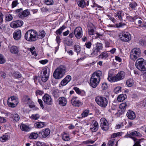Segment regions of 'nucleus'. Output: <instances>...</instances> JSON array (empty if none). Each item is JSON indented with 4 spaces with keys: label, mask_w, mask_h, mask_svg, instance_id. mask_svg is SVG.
Masks as SVG:
<instances>
[{
    "label": "nucleus",
    "mask_w": 146,
    "mask_h": 146,
    "mask_svg": "<svg viewBox=\"0 0 146 146\" xmlns=\"http://www.w3.org/2000/svg\"><path fill=\"white\" fill-rule=\"evenodd\" d=\"M137 6V4L135 2H131L129 3V6L132 9H134Z\"/></svg>",
    "instance_id": "54"
},
{
    "label": "nucleus",
    "mask_w": 146,
    "mask_h": 146,
    "mask_svg": "<svg viewBox=\"0 0 146 146\" xmlns=\"http://www.w3.org/2000/svg\"><path fill=\"white\" fill-rule=\"evenodd\" d=\"M93 124L92 125V127L90 128V129L92 132H95L98 129V124L96 121H93Z\"/></svg>",
    "instance_id": "29"
},
{
    "label": "nucleus",
    "mask_w": 146,
    "mask_h": 146,
    "mask_svg": "<svg viewBox=\"0 0 146 146\" xmlns=\"http://www.w3.org/2000/svg\"><path fill=\"white\" fill-rule=\"evenodd\" d=\"M113 73L110 71L109 72L108 79L111 82H117L115 76H113Z\"/></svg>",
    "instance_id": "27"
},
{
    "label": "nucleus",
    "mask_w": 146,
    "mask_h": 146,
    "mask_svg": "<svg viewBox=\"0 0 146 146\" xmlns=\"http://www.w3.org/2000/svg\"><path fill=\"white\" fill-rule=\"evenodd\" d=\"M49 68L47 67L44 68L40 72V77L42 82H46L48 80L49 75Z\"/></svg>",
    "instance_id": "6"
},
{
    "label": "nucleus",
    "mask_w": 146,
    "mask_h": 146,
    "mask_svg": "<svg viewBox=\"0 0 146 146\" xmlns=\"http://www.w3.org/2000/svg\"><path fill=\"white\" fill-rule=\"evenodd\" d=\"M140 134L137 131H135L132 132L129 134H127V135L128 137L132 139L134 141H135L136 139L135 137L139 136Z\"/></svg>",
    "instance_id": "24"
},
{
    "label": "nucleus",
    "mask_w": 146,
    "mask_h": 146,
    "mask_svg": "<svg viewBox=\"0 0 146 146\" xmlns=\"http://www.w3.org/2000/svg\"><path fill=\"white\" fill-rule=\"evenodd\" d=\"M50 133V130L46 128L43 129L41 131L39 132V134L41 135L42 137L45 138L49 135Z\"/></svg>",
    "instance_id": "19"
},
{
    "label": "nucleus",
    "mask_w": 146,
    "mask_h": 146,
    "mask_svg": "<svg viewBox=\"0 0 146 146\" xmlns=\"http://www.w3.org/2000/svg\"><path fill=\"white\" fill-rule=\"evenodd\" d=\"M88 33L90 36L94 35V36H92L93 38H97L98 36H100V35H99L98 33H96V31L94 30V27L93 26L88 27Z\"/></svg>",
    "instance_id": "12"
},
{
    "label": "nucleus",
    "mask_w": 146,
    "mask_h": 146,
    "mask_svg": "<svg viewBox=\"0 0 146 146\" xmlns=\"http://www.w3.org/2000/svg\"><path fill=\"white\" fill-rule=\"evenodd\" d=\"M11 117L13 119V120L17 121H18L20 119L19 115L17 113H14L12 114Z\"/></svg>",
    "instance_id": "43"
},
{
    "label": "nucleus",
    "mask_w": 146,
    "mask_h": 146,
    "mask_svg": "<svg viewBox=\"0 0 146 146\" xmlns=\"http://www.w3.org/2000/svg\"><path fill=\"white\" fill-rule=\"evenodd\" d=\"M100 52L99 51L94 47L92 50V52L90 54L91 56L94 57L98 55V53Z\"/></svg>",
    "instance_id": "37"
},
{
    "label": "nucleus",
    "mask_w": 146,
    "mask_h": 146,
    "mask_svg": "<svg viewBox=\"0 0 146 146\" xmlns=\"http://www.w3.org/2000/svg\"><path fill=\"white\" fill-rule=\"evenodd\" d=\"M126 115L129 119L131 120L134 119L136 117L135 112L133 111L130 110H129L128 111Z\"/></svg>",
    "instance_id": "26"
},
{
    "label": "nucleus",
    "mask_w": 146,
    "mask_h": 146,
    "mask_svg": "<svg viewBox=\"0 0 146 146\" xmlns=\"http://www.w3.org/2000/svg\"><path fill=\"white\" fill-rule=\"evenodd\" d=\"M73 89L76 91V93L80 95L81 96H84L85 95V92L83 90H81L78 88L75 87Z\"/></svg>",
    "instance_id": "34"
},
{
    "label": "nucleus",
    "mask_w": 146,
    "mask_h": 146,
    "mask_svg": "<svg viewBox=\"0 0 146 146\" xmlns=\"http://www.w3.org/2000/svg\"><path fill=\"white\" fill-rule=\"evenodd\" d=\"M6 76V74L4 72L0 71V78H5Z\"/></svg>",
    "instance_id": "60"
},
{
    "label": "nucleus",
    "mask_w": 146,
    "mask_h": 146,
    "mask_svg": "<svg viewBox=\"0 0 146 146\" xmlns=\"http://www.w3.org/2000/svg\"><path fill=\"white\" fill-rule=\"evenodd\" d=\"M102 74V72L100 70L94 72L90 79V85L93 88H95L99 84Z\"/></svg>",
    "instance_id": "2"
},
{
    "label": "nucleus",
    "mask_w": 146,
    "mask_h": 146,
    "mask_svg": "<svg viewBox=\"0 0 146 146\" xmlns=\"http://www.w3.org/2000/svg\"><path fill=\"white\" fill-rule=\"evenodd\" d=\"M23 24V22L22 21L17 20L12 21L10 24V27L13 28L20 27L22 26Z\"/></svg>",
    "instance_id": "15"
},
{
    "label": "nucleus",
    "mask_w": 146,
    "mask_h": 146,
    "mask_svg": "<svg viewBox=\"0 0 146 146\" xmlns=\"http://www.w3.org/2000/svg\"><path fill=\"white\" fill-rule=\"evenodd\" d=\"M44 3L48 5H50L53 4V1L52 0H44Z\"/></svg>",
    "instance_id": "52"
},
{
    "label": "nucleus",
    "mask_w": 146,
    "mask_h": 146,
    "mask_svg": "<svg viewBox=\"0 0 146 146\" xmlns=\"http://www.w3.org/2000/svg\"><path fill=\"white\" fill-rule=\"evenodd\" d=\"M67 103V100L64 97H60L58 99L59 104L62 106H64L66 105Z\"/></svg>",
    "instance_id": "22"
},
{
    "label": "nucleus",
    "mask_w": 146,
    "mask_h": 146,
    "mask_svg": "<svg viewBox=\"0 0 146 146\" xmlns=\"http://www.w3.org/2000/svg\"><path fill=\"white\" fill-rule=\"evenodd\" d=\"M61 39L60 38V36L58 35H57L56 36V42L58 44V45L59 46L61 42Z\"/></svg>",
    "instance_id": "63"
},
{
    "label": "nucleus",
    "mask_w": 146,
    "mask_h": 146,
    "mask_svg": "<svg viewBox=\"0 0 146 146\" xmlns=\"http://www.w3.org/2000/svg\"><path fill=\"white\" fill-rule=\"evenodd\" d=\"M9 138V135L5 134L0 137V141L2 142H5L8 140Z\"/></svg>",
    "instance_id": "33"
},
{
    "label": "nucleus",
    "mask_w": 146,
    "mask_h": 146,
    "mask_svg": "<svg viewBox=\"0 0 146 146\" xmlns=\"http://www.w3.org/2000/svg\"><path fill=\"white\" fill-rule=\"evenodd\" d=\"M108 88L107 84L105 83H103L102 85V88L103 90H104Z\"/></svg>",
    "instance_id": "64"
},
{
    "label": "nucleus",
    "mask_w": 146,
    "mask_h": 146,
    "mask_svg": "<svg viewBox=\"0 0 146 146\" xmlns=\"http://www.w3.org/2000/svg\"><path fill=\"white\" fill-rule=\"evenodd\" d=\"M121 88L120 87H117L115 88L114 90V92L115 94H117L121 92Z\"/></svg>",
    "instance_id": "55"
},
{
    "label": "nucleus",
    "mask_w": 146,
    "mask_h": 146,
    "mask_svg": "<svg viewBox=\"0 0 146 146\" xmlns=\"http://www.w3.org/2000/svg\"><path fill=\"white\" fill-rule=\"evenodd\" d=\"M19 102L18 98L15 96H12L9 98L7 100L8 106L11 108H15Z\"/></svg>",
    "instance_id": "8"
},
{
    "label": "nucleus",
    "mask_w": 146,
    "mask_h": 146,
    "mask_svg": "<svg viewBox=\"0 0 146 146\" xmlns=\"http://www.w3.org/2000/svg\"><path fill=\"white\" fill-rule=\"evenodd\" d=\"M128 107L127 104L126 103H123L120 104L119 106V108L121 109V112L124 111L126 108Z\"/></svg>",
    "instance_id": "35"
},
{
    "label": "nucleus",
    "mask_w": 146,
    "mask_h": 146,
    "mask_svg": "<svg viewBox=\"0 0 146 146\" xmlns=\"http://www.w3.org/2000/svg\"><path fill=\"white\" fill-rule=\"evenodd\" d=\"M141 51L138 48L133 49L130 52V58L133 60L135 61L141 56Z\"/></svg>",
    "instance_id": "5"
},
{
    "label": "nucleus",
    "mask_w": 146,
    "mask_h": 146,
    "mask_svg": "<svg viewBox=\"0 0 146 146\" xmlns=\"http://www.w3.org/2000/svg\"><path fill=\"white\" fill-rule=\"evenodd\" d=\"M20 128L22 131L26 132L29 131L31 129L29 125L23 123L21 124Z\"/></svg>",
    "instance_id": "28"
},
{
    "label": "nucleus",
    "mask_w": 146,
    "mask_h": 146,
    "mask_svg": "<svg viewBox=\"0 0 146 146\" xmlns=\"http://www.w3.org/2000/svg\"><path fill=\"white\" fill-rule=\"evenodd\" d=\"M38 133L33 132L30 134L29 136V138L30 139H35L38 137Z\"/></svg>",
    "instance_id": "40"
},
{
    "label": "nucleus",
    "mask_w": 146,
    "mask_h": 146,
    "mask_svg": "<svg viewBox=\"0 0 146 146\" xmlns=\"http://www.w3.org/2000/svg\"><path fill=\"white\" fill-rule=\"evenodd\" d=\"M127 15L126 16L127 19L131 22L134 21V20L137 19L136 17H133L130 16L128 14H127Z\"/></svg>",
    "instance_id": "49"
},
{
    "label": "nucleus",
    "mask_w": 146,
    "mask_h": 146,
    "mask_svg": "<svg viewBox=\"0 0 146 146\" xmlns=\"http://www.w3.org/2000/svg\"><path fill=\"white\" fill-rule=\"evenodd\" d=\"M35 47L33 46L32 48H30L29 50L31 52L32 55H34V56H37V54L35 50Z\"/></svg>",
    "instance_id": "53"
},
{
    "label": "nucleus",
    "mask_w": 146,
    "mask_h": 146,
    "mask_svg": "<svg viewBox=\"0 0 146 146\" xmlns=\"http://www.w3.org/2000/svg\"><path fill=\"white\" fill-rule=\"evenodd\" d=\"M126 83L128 86L131 87L133 85L134 82L133 79H129L127 80Z\"/></svg>",
    "instance_id": "44"
},
{
    "label": "nucleus",
    "mask_w": 146,
    "mask_h": 146,
    "mask_svg": "<svg viewBox=\"0 0 146 146\" xmlns=\"http://www.w3.org/2000/svg\"><path fill=\"white\" fill-rule=\"evenodd\" d=\"M127 98V96L125 94H121L119 95L117 98V101L121 102Z\"/></svg>",
    "instance_id": "36"
},
{
    "label": "nucleus",
    "mask_w": 146,
    "mask_h": 146,
    "mask_svg": "<svg viewBox=\"0 0 146 146\" xmlns=\"http://www.w3.org/2000/svg\"><path fill=\"white\" fill-rule=\"evenodd\" d=\"M142 140V139H136V140L134 141L135 143L133 146H141L140 143L141 142Z\"/></svg>",
    "instance_id": "48"
},
{
    "label": "nucleus",
    "mask_w": 146,
    "mask_h": 146,
    "mask_svg": "<svg viewBox=\"0 0 146 146\" xmlns=\"http://www.w3.org/2000/svg\"><path fill=\"white\" fill-rule=\"evenodd\" d=\"M42 100L44 103L48 105H52L53 101L51 96L48 94H45L42 97Z\"/></svg>",
    "instance_id": "14"
},
{
    "label": "nucleus",
    "mask_w": 146,
    "mask_h": 146,
    "mask_svg": "<svg viewBox=\"0 0 146 146\" xmlns=\"http://www.w3.org/2000/svg\"><path fill=\"white\" fill-rule=\"evenodd\" d=\"M136 66L139 70L145 71L146 70V61L142 58H139L136 61Z\"/></svg>",
    "instance_id": "7"
},
{
    "label": "nucleus",
    "mask_w": 146,
    "mask_h": 146,
    "mask_svg": "<svg viewBox=\"0 0 146 146\" xmlns=\"http://www.w3.org/2000/svg\"><path fill=\"white\" fill-rule=\"evenodd\" d=\"M92 44L91 42L90 41H88L85 43V45L87 48L90 49L91 47Z\"/></svg>",
    "instance_id": "59"
},
{
    "label": "nucleus",
    "mask_w": 146,
    "mask_h": 146,
    "mask_svg": "<svg viewBox=\"0 0 146 146\" xmlns=\"http://www.w3.org/2000/svg\"><path fill=\"white\" fill-rule=\"evenodd\" d=\"M13 19V17L10 14L7 15L5 17V22H9Z\"/></svg>",
    "instance_id": "47"
},
{
    "label": "nucleus",
    "mask_w": 146,
    "mask_h": 146,
    "mask_svg": "<svg viewBox=\"0 0 146 146\" xmlns=\"http://www.w3.org/2000/svg\"><path fill=\"white\" fill-rule=\"evenodd\" d=\"M74 51H75L78 54L80 53L81 51L80 47L78 45H75L74 46Z\"/></svg>",
    "instance_id": "45"
},
{
    "label": "nucleus",
    "mask_w": 146,
    "mask_h": 146,
    "mask_svg": "<svg viewBox=\"0 0 146 146\" xmlns=\"http://www.w3.org/2000/svg\"><path fill=\"white\" fill-rule=\"evenodd\" d=\"M124 126L123 124V123H120V124L116 125L115 128L117 129H119L122 128Z\"/></svg>",
    "instance_id": "62"
},
{
    "label": "nucleus",
    "mask_w": 146,
    "mask_h": 146,
    "mask_svg": "<svg viewBox=\"0 0 146 146\" xmlns=\"http://www.w3.org/2000/svg\"><path fill=\"white\" fill-rule=\"evenodd\" d=\"M40 116L38 114H33L31 116V118L34 120H36L39 118Z\"/></svg>",
    "instance_id": "50"
},
{
    "label": "nucleus",
    "mask_w": 146,
    "mask_h": 146,
    "mask_svg": "<svg viewBox=\"0 0 146 146\" xmlns=\"http://www.w3.org/2000/svg\"><path fill=\"white\" fill-rule=\"evenodd\" d=\"M109 56V54L108 51H104L102 52L98 56L99 59L105 60Z\"/></svg>",
    "instance_id": "25"
},
{
    "label": "nucleus",
    "mask_w": 146,
    "mask_h": 146,
    "mask_svg": "<svg viewBox=\"0 0 146 146\" xmlns=\"http://www.w3.org/2000/svg\"><path fill=\"white\" fill-rule=\"evenodd\" d=\"M30 12L28 9H26L22 12H20L19 14V17L21 19L24 18L29 15Z\"/></svg>",
    "instance_id": "23"
},
{
    "label": "nucleus",
    "mask_w": 146,
    "mask_h": 146,
    "mask_svg": "<svg viewBox=\"0 0 146 146\" xmlns=\"http://www.w3.org/2000/svg\"><path fill=\"white\" fill-rule=\"evenodd\" d=\"M89 3V0H80L78 1V5L82 8L85 7L86 5L88 6Z\"/></svg>",
    "instance_id": "18"
},
{
    "label": "nucleus",
    "mask_w": 146,
    "mask_h": 146,
    "mask_svg": "<svg viewBox=\"0 0 146 146\" xmlns=\"http://www.w3.org/2000/svg\"><path fill=\"white\" fill-rule=\"evenodd\" d=\"M71 80V77L70 75H67L60 82V84L62 86H65Z\"/></svg>",
    "instance_id": "21"
},
{
    "label": "nucleus",
    "mask_w": 146,
    "mask_h": 146,
    "mask_svg": "<svg viewBox=\"0 0 146 146\" xmlns=\"http://www.w3.org/2000/svg\"><path fill=\"white\" fill-rule=\"evenodd\" d=\"M72 104L76 107H79L83 104L82 102L78 100L76 97H74L71 100Z\"/></svg>",
    "instance_id": "13"
},
{
    "label": "nucleus",
    "mask_w": 146,
    "mask_h": 146,
    "mask_svg": "<svg viewBox=\"0 0 146 146\" xmlns=\"http://www.w3.org/2000/svg\"><path fill=\"white\" fill-rule=\"evenodd\" d=\"M66 28L64 25H62L61 27L58 29L55 32L56 34L57 35H60L62 31Z\"/></svg>",
    "instance_id": "39"
},
{
    "label": "nucleus",
    "mask_w": 146,
    "mask_h": 146,
    "mask_svg": "<svg viewBox=\"0 0 146 146\" xmlns=\"http://www.w3.org/2000/svg\"><path fill=\"white\" fill-rule=\"evenodd\" d=\"M115 139H112L110 140L107 144L109 146H113L114 144Z\"/></svg>",
    "instance_id": "57"
},
{
    "label": "nucleus",
    "mask_w": 146,
    "mask_h": 146,
    "mask_svg": "<svg viewBox=\"0 0 146 146\" xmlns=\"http://www.w3.org/2000/svg\"><path fill=\"white\" fill-rule=\"evenodd\" d=\"M54 97L57 98L59 97L58 92V90H54L52 93Z\"/></svg>",
    "instance_id": "56"
},
{
    "label": "nucleus",
    "mask_w": 146,
    "mask_h": 146,
    "mask_svg": "<svg viewBox=\"0 0 146 146\" xmlns=\"http://www.w3.org/2000/svg\"><path fill=\"white\" fill-rule=\"evenodd\" d=\"M66 66L61 65L57 68L53 73L54 77L56 79H59L62 78L66 72Z\"/></svg>",
    "instance_id": "3"
},
{
    "label": "nucleus",
    "mask_w": 146,
    "mask_h": 146,
    "mask_svg": "<svg viewBox=\"0 0 146 146\" xmlns=\"http://www.w3.org/2000/svg\"><path fill=\"white\" fill-rule=\"evenodd\" d=\"M125 75V74L124 72L121 71L119 72L115 76L117 82L123 79Z\"/></svg>",
    "instance_id": "20"
},
{
    "label": "nucleus",
    "mask_w": 146,
    "mask_h": 146,
    "mask_svg": "<svg viewBox=\"0 0 146 146\" xmlns=\"http://www.w3.org/2000/svg\"><path fill=\"white\" fill-rule=\"evenodd\" d=\"M115 17H116L117 19L121 21L123 20L122 17L124 15V14L122 13L121 11H118L115 14Z\"/></svg>",
    "instance_id": "30"
},
{
    "label": "nucleus",
    "mask_w": 146,
    "mask_h": 146,
    "mask_svg": "<svg viewBox=\"0 0 146 146\" xmlns=\"http://www.w3.org/2000/svg\"><path fill=\"white\" fill-rule=\"evenodd\" d=\"M95 100L96 103L102 108H105L107 106L108 100L104 97L98 96L96 98Z\"/></svg>",
    "instance_id": "4"
},
{
    "label": "nucleus",
    "mask_w": 146,
    "mask_h": 146,
    "mask_svg": "<svg viewBox=\"0 0 146 146\" xmlns=\"http://www.w3.org/2000/svg\"><path fill=\"white\" fill-rule=\"evenodd\" d=\"M45 33L44 31H41L38 33L36 31L31 29L27 31L25 35V39L28 41L33 42L36 41L38 38H42L45 35Z\"/></svg>",
    "instance_id": "1"
},
{
    "label": "nucleus",
    "mask_w": 146,
    "mask_h": 146,
    "mask_svg": "<svg viewBox=\"0 0 146 146\" xmlns=\"http://www.w3.org/2000/svg\"><path fill=\"white\" fill-rule=\"evenodd\" d=\"M95 45V47H94L100 52L103 49V44H102L98 42Z\"/></svg>",
    "instance_id": "38"
},
{
    "label": "nucleus",
    "mask_w": 146,
    "mask_h": 146,
    "mask_svg": "<svg viewBox=\"0 0 146 146\" xmlns=\"http://www.w3.org/2000/svg\"><path fill=\"white\" fill-rule=\"evenodd\" d=\"M13 77L16 78L18 79L21 77V74L18 72H14L12 74Z\"/></svg>",
    "instance_id": "41"
},
{
    "label": "nucleus",
    "mask_w": 146,
    "mask_h": 146,
    "mask_svg": "<svg viewBox=\"0 0 146 146\" xmlns=\"http://www.w3.org/2000/svg\"><path fill=\"white\" fill-rule=\"evenodd\" d=\"M31 100L30 98L27 96H24L22 98V101L25 104H29Z\"/></svg>",
    "instance_id": "32"
},
{
    "label": "nucleus",
    "mask_w": 146,
    "mask_h": 146,
    "mask_svg": "<svg viewBox=\"0 0 146 146\" xmlns=\"http://www.w3.org/2000/svg\"><path fill=\"white\" fill-rule=\"evenodd\" d=\"M5 60L3 58V56L0 54V63L3 64L5 63Z\"/></svg>",
    "instance_id": "61"
},
{
    "label": "nucleus",
    "mask_w": 146,
    "mask_h": 146,
    "mask_svg": "<svg viewBox=\"0 0 146 146\" xmlns=\"http://www.w3.org/2000/svg\"><path fill=\"white\" fill-rule=\"evenodd\" d=\"M119 37L121 41L125 42L129 41L131 39V35L128 32L120 33L119 35Z\"/></svg>",
    "instance_id": "9"
},
{
    "label": "nucleus",
    "mask_w": 146,
    "mask_h": 146,
    "mask_svg": "<svg viewBox=\"0 0 146 146\" xmlns=\"http://www.w3.org/2000/svg\"><path fill=\"white\" fill-rule=\"evenodd\" d=\"M10 52L12 54H18L19 52V50L18 47L15 45H11L8 46Z\"/></svg>",
    "instance_id": "17"
},
{
    "label": "nucleus",
    "mask_w": 146,
    "mask_h": 146,
    "mask_svg": "<svg viewBox=\"0 0 146 146\" xmlns=\"http://www.w3.org/2000/svg\"><path fill=\"white\" fill-rule=\"evenodd\" d=\"M74 33L77 38H80L83 36V32L82 28L80 27H76L74 30Z\"/></svg>",
    "instance_id": "11"
},
{
    "label": "nucleus",
    "mask_w": 146,
    "mask_h": 146,
    "mask_svg": "<svg viewBox=\"0 0 146 146\" xmlns=\"http://www.w3.org/2000/svg\"><path fill=\"white\" fill-rule=\"evenodd\" d=\"M19 4L17 0H15L13 1L12 3V7L13 8L16 7Z\"/></svg>",
    "instance_id": "58"
},
{
    "label": "nucleus",
    "mask_w": 146,
    "mask_h": 146,
    "mask_svg": "<svg viewBox=\"0 0 146 146\" xmlns=\"http://www.w3.org/2000/svg\"><path fill=\"white\" fill-rule=\"evenodd\" d=\"M100 123L101 127L102 129L105 131H107L108 129L109 123L105 118H102L100 120Z\"/></svg>",
    "instance_id": "10"
},
{
    "label": "nucleus",
    "mask_w": 146,
    "mask_h": 146,
    "mask_svg": "<svg viewBox=\"0 0 146 146\" xmlns=\"http://www.w3.org/2000/svg\"><path fill=\"white\" fill-rule=\"evenodd\" d=\"M89 113V111L88 110H86L83 111V112L81 114V116L82 118H83L86 117L88 115Z\"/></svg>",
    "instance_id": "42"
},
{
    "label": "nucleus",
    "mask_w": 146,
    "mask_h": 146,
    "mask_svg": "<svg viewBox=\"0 0 146 146\" xmlns=\"http://www.w3.org/2000/svg\"><path fill=\"white\" fill-rule=\"evenodd\" d=\"M62 138L63 140L65 141H68L70 139L69 135L65 133L63 134L62 137Z\"/></svg>",
    "instance_id": "46"
},
{
    "label": "nucleus",
    "mask_w": 146,
    "mask_h": 146,
    "mask_svg": "<svg viewBox=\"0 0 146 146\" xmlns=\"http://www.w3.org/2000/svg\"><path fill=\"white\" fill-rule=\"evenodd\" d=\"M121 135V133L120 132H118L116 133H114L111 135V137L112 138H114L120 136Z\"/></svg>",
    "instance_id": "51"
},
{
    "label": "nucleus",
    "mask_w": 146,
    "mask_h": 146,
    "mask_svg": "<svg viewBox=\"0 0 146 146\" xmlns=\"http://www.w3.org/2000/svg\"><path fill=\"white\" fill-rule=\"evenodd\" d=\"M14 38L16 40H18L20 39L21 36V31L19 29L15 31L13 34Z\"/></svg>",
    "instance_id": "16"
},
{
    "label": "nucleus",
    "mask_w": 146,
    "mask_h": 146,
    "mask_svg": "<svg viewBox=\"0 0 146 146\" xmlns=\"http://www.w3.org/2000/svg\"><path fill=\"white\" fill-rule=\"evenodd\" d=\"M45 125V124L44 122H36L34 124V126L35 127L38 128H41L43 127Z\"/></svg>",
    "instance_id": "31"
}]
</instances>
